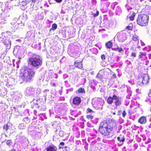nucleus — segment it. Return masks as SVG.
<instances>
[{
    "label": "nucleus",
    "mask_w": 151,
    "mask_h": 151,
    "mask_svg": "<svg viewBox=\"0 0 151 151\" xmlns=\"http://www.w3.org/2000/svg\"><path fill=\"white\" fill-rule=\"evenodd\" d=\"M117 140L120 142H124L125 141V139L124 136L120 135L119 137H117Z\"/></svg>",
    "instance_id": "obj_15"
},
{
    "label": "nucleus",
    "mask_w": 151,
    "mask_h": 151,
    "mask_svg": "<svg viewBox=\"0 0 151 151\" xmlns=\"http://www.w3.org/2000/svg\"><path fill=\"white\" fill-rule=\"evenodd\" d=\"M28 63L32 67L38 68L42 65V60L39 56L33 55L29 58Z\"/></svg>",
    "instance_id": "obj_3"
},
{
    "label": "nucleus",
    "mask_w": 151,
    "mask_h": 151,
    "mask_svg": "<svg viewBox=\"0 0 151 151\" xmlns=\"http://www.w3.org/2000/svg\"><path fill=\"white\" fill-rule=\"evenodd\" d=\"M52 86L55 87L56 86V84L55 83H53L52 84Z\"/></svg>",
    "instance_id": "obj_40"
},
{
    "label": "nucleus",
    "mask_w": 151,
    "mask_h": 151,
    "mask_svg": "<svg viewBox=\"0 0 151 151\" xmlns=\"http://www.w3.org/2000/svg\"><path fill=\"white\" fill-rule=\"evenodd\" d=\"M65 145V143L64 142H61L60 143L59 145V149H61L62 148H63V147L62 146H60V145H61V146H63Z\"/></svg>",
    "instance_id": "obj_28"
},
{
    "label": "nucleus",
    "mask_w": 151,
    "mask_h": 151,
    "mask_svg": "<svg viewBox=\"0 0 151 151\" xmlns=\"http://www.w3.org/2000/svg\"><path fill=\"white\" fill-rule=\"evenodd\" d=\"M46 151H57V148L56 146L53 145H49L45 149Z\"/></svg>",
    "instance_id": "obj_10"
},
{
    "label": "nucleus",
    "mask_w": 151,
    "mask_h": 151,
    "mask_svg": "<svg viewBox=\"0 0 151 151\" xmlns=\"http://www.w3.org/2000/svg\"><path fill=\"white\" fill-rule=\"evenodd\" d=\"M136 53L135 52H133L131 54V56L132 57H133L134 58L135 57H136Z\"/></svg>",
    "instance_id": "obj_32"
},
{
    "label": "nucleus",
    "mask_w": 151,
    "mask_h": 151,
    "mask_svg": "<svg viewBox=\"0 0 151 151\" xmlns=\"http://www.w3.org/2000/svg\"><path fill=\"white\" fill-rule=\"evenodd\" d=\"M82 61V60L81 61L76 60L74 63V65L75 67L83 70H84V68L83 67Z\"/></svg>",
    "instance_id": "obj_9"
},
{
    "label": "nucleus",
    "mask_w": 151,
    "mask_h": 151,
    "mask_svg": "<svg viewBox=\"0 0 151 151\" xmlns=\"http://www.w3.org/2000/svg\"><path fill=\"white\" fill-rule=\"evenodd\" d=\"M57 24H56L55 23H54L52 25V28L51 29H50V31H51V30H54L56 29H57Z\"/></svg>",
    "instance_id": "obj_21"
},
{
    "label": "nucleus",
    "mask_w": 151,
    "mask_h": 151,
    "mask_svg": "<svg viewBox=\"0 0 151 151\" xmlns=\"http://www.w3.org/2000/svg\"><path fill=\"white\" fill-rule=\"evenodd\" d=\"M86 117L88 119H92L93 118V116L91 115H87Z\"/></svg>",
    "instance_id": "obj_26"
},
{
    "label": "nucleus",
    "mask_w": 151,
    "mask_h": 151,
    "mask_svg": "<svg viewBox=\"0 0 151 151\" xmlns=\"http://www.w3.org/2000/svg\"><path fill=\"white\" fill-rule=\"evenodd\" d=\"M35 74L33 68L24 67L20 69L19 76L23 81L27 82L31 81Z\"/></svg>",
    "instance_id": "obj_2"
},
{
    "label": "nucleus",
    "mask_w": 151,
    "mask_h": 151,
    "mask_svg": "<svg viewBox=\"0 0 151 151\" xmlns=\"http://www.w3.org/2000/svg\"><path fill=\"white\" fill-rule=\"evenodd\" d=\"M132 40L134 42H138L139 40V37H138V34L135 33L132 36Z\"/></svg>",
    "instance_id": "obj_12"
},
{
    "label": "nucleus",
    "mask_w": 151,
    "mask_h": 151,
    "mask_svg": "<svg viewBox=\"0 0 151 151\" xmlns=\"http://www.w3.org/2000/svg\"><path fill=\"white\" fill-rule=\"evenodd\" d=\"M101 57L102 59L103 60H104L106 59L105 56L104 54H102Z\"/></svg>",
    "instance_id": "obj_33"
},
{
    "label": "nucleus",
    "mask_w": 151,
    "mask_h": 151,
    "mask_svg": "<svg viewBox=\"0 0 151 151\" xmlns=\"http://www.w3.org/2000/svg\"><path fill=\"white\" fill-rule=\"evenodd\" d=\"M116 78V76L115 74H114L113 75L112 77L111 78V79H114Z\"/></svg>",
    "instance_id": "obj_34"
},
{
    "label": "nucleus",
    "mask_w": 151,
    "mask_h": 151,
    "mask_svg": "<svg viewBox=\"0 0 151 151\" xmlns=\"http://www.w3.org/2000/svg\"><path fill=\"white\" fill-rule=\"evenodd\" d=\"M96 77L99 79L101 80L103 78V75L100 73H99L97 75Z\"/></svg>",
    "instance_id": "obj_19"
},
{
    "label": "nucleus",
    "mask_w": 151,
    "mask_h": 151,
    "mask_svg": "<svg viewBox=\"0 0 151 151\" xmlns=\"http://www.w3.org/2000/svg\"><path fill=\"white\" fill-rule=\"evenodd\" d=\"M133 24L132 23H130L128 26L126 27V29L128 30L132 31L133 30Z\"/></svg>",
    "instance_id": "obj_16"
},
{
    "label": "nucleus",
    "mask_w": 151,
    "mask_h": 151,
    "mask_svg": "<svg viewBox=\"0 0 151 151\" xmlns=\"http://www.w3.org/2000/svg\"><path fill=\"white\" fill-rule=\"evenodd\" d=\"M3 129L6 131L8 129V125L7 124L5 125H4L3 127Z\"/></svg>",
    "instance_id": "obj_30"
},
{
    "label": "nucleus",
    "mask_w": 151,
    "mask_h": 151,
    "mask_svg": "<svg viewBox=\"0 0 151 151\" xmlns=\"http://www.w3.org/2000/svg\"><path fill=\"white\" fill-rule=\"evenodd\" d=\"M138 122L141 124H145L147 122L146 116H142L140 117L138 120Z\"/></svg>",
    "instance_id": "obj_11"
},
{
    "label": "nucleus",
    "mask_w": 151,
    "mask_h": 151,
    "mask_svg": "<svg viewBox=\"0 0 151 151\" xmlns=\"http://www.w3.org/2000/svg\"><path fill=\"white\" fill-rule=\"evenodd\" d=\"M81 102V98L78 96L74 97L72 99V104L76 106H78Z\"/></svg>",
    "instance_id": "obj_8"
},
{
    "label": "nucleus",
    "mask_w": 151,
    "mask_h": 151,
    "mask_svg": "<svg viewBox=\"0 0 151 151\" xmlns=\"http://www.w3.org/2000/svg\"><path fill=\"white\" fill-rule=\"evenodd\" d=\"M127 35L126 33L122 32L118 33L116 35L117 39L120 42H123L126 40L127 38Z\"/></svg>",
    "instance_id": "obj_7"
},
{
    "label": "nucleus",
    "mask_w": 151,
    "mask_h": 151,
    "mask_svg": "<svg viewBox=\"0 0 151 151\" xmlns=\"http://www.w3.org/2000/svg\"><path fill=\"white\" fill-rule=\"evenodd\" d=\"M106 47L108 49L111 48L113 46V44L111 41H109L106 44Z\"/></svg>",
    "instance_id": "obj_14"
},
{
    "label": "nucleus",
    "mask_w": 151,
    "mask_h": 151,
    "mask_svg": "<svg viewBox=\"0 0 151 151\" xmlns=\"http://www.w3.org/2000/svg\"><path fill=\"white\" fill-rule=\"evenodd\" d=\"M149 17L146 14H141L138 15L137 19V24L141 26H145L147 25Z\"/></svg>",
    "instance_id": "obj_4"
},
{
    "label": "nucleus",
    "mask_w": 151,
    "mask_h": 151,
    "mask_svg": "<svg viewBox=\"0 0 151 151\" xmlns=\"http://www.w3.org/2000/svg\"><path fill=\"white\" fill-rule=\"evenodd\" d=\"M67 146H65V147H64V148H67Z\"/></svg>",
    "instance_id": "obj_42"
},
{
    "label": "nucleus",
    "mask_w": 151,
    "mask_h": 151,
    "mask_svg": "<svg viewBox=\"0 0 151 151\" xmlns=\"http://www.w3.org/2000/svg\"><path fill=\"white\" fill-rule=\"evenodd\" d=\"M114 50H117L118 52H121L122 51H123L122 48V47H119L118 46L116 48H114Z\"/></svg>",
    "instance_id": "obj_23"
},
{
    "label": "nucleus",
    "mask_w": 151,
    "mask_h": 151,
    "mask_svg": "<svg viewBox=\"0 0 151 151\" xmlns=\"http://www.w3.org/2000/svg\"><path fill=\"white\" fill-rule=\"evenodd\" d=\"M122 111V110H119L118 111V115H121V112Z\"/></svg>",
    "instance_id": "obj_35"
},
{
    "label": "nucleus",
    "mask_w": 151,
    "mask_h": 151,
    "mask_svg": "<svg viewBox=\"0 0 151 151\" xmlns=\"http://www.w3.org/2000/svg\"><path fill=\"white\" fill-rule=\"evenodd\" d=\"M99 11H97L95 14H93L92 15L94 17H96L98 16L99 15Z\"/></svg>",
    "instance_id": "obj_31"
},
{
    "label": "nucleus",
    "mask_w": 151,
    "mask_h": 151,
    "mask_svg": "<svg viewBox=\"0 0 151 151\" xmlns=\"http://www.w3.org/2000/svg\"><path fill=\"white\" fill-rule=\"evenodd\" d=\"M32 1L34 3H35L36 2V0H32Z\"/></svg>",
    "instance_id": "obj_39"
},
{
    "label": "nucleus",
    "mask_w": 151,
    "mask_h": 151,
    "mask_svg": "<svg viewBox=\"0 0 151 151\" xmlns=\"http://www.w3.org/2000/svg\"><path fill=\"white\" fill-rule=\"evenodd\" d=\"M127 113L125 110H124L122 113V116L123 117L125 118Z\"/></svg>",
    "instance_id": "obj_29"
},
{
    "label": "nucleus",
    "mask_w": 151,
    "mask_h": 151,
    "mask_svg": "<svg viewBox=\"0 0 151 151\" xmlns=\"http://www.w3.org/2000/svg\"><path fill=\"white\" fill-rule=\"evenodd\" d=\"M113 114L114 115H115V114H116L115 112H113Z\"/></svg>",
    "instance_id": "obj_41"
},
{
    "label": "nucleus",
    "mask_w": 151,
    "mask_h": 151,
    "mask_svg": "<svg viewBox=\"0 0 151 151\" xmlns=\"http://www.w3.org/2000/svg\"><path fill=\"white\" fill-rule=\"evenodd\" d=\"M66 150V151H67V150Z\"/></svg>",
    "instance_id": "obj_43"
},
{
    "label": "nucleus",
    "mask_w": 151,
    "mask_h": 151,
    "mask_svg": "<svg viewBox=\"0 0 151 151\" xmlns=\"http://www.w3.org/2000/svg\"><path fill=\"white\" fill-rule=\"evenodd\" d=\"M135 13L134 12H133L132 14L131 15V16L129 17V19L131 21H133L134 19V17L135 16Z\"/></svg>",
    "instance_id": "obj_20"
},
{
    "label": "nucleus",
    "mask_w": 151,
    "mask_h": 151,
    "mask_svg": "<svg viewBox=\"0 0 151 151\" xmlns=\"http://www.w3.org/2000/svg\"><path fill=\"white\" fill-rule=\"evenodd\" d=\"M1 3V2H0V4Z\"/></svg>",
    "instance_id": "obj_44"
},
{
    "label": "nucleus",
    "mask_w": 151,
    "mask_h": 151,
    "mask_svg": "<svg viewBox=\"0 0 151 151\" xmlns=\"http://www.w3.org/2000/svg\"><path fill=\"white\" fill-rule=\"evenodd\" d=\"M29 2L27 0L23 1L21 2V5L22 6H24L27 5V4Z\"/></svg>",
    "instance_id": "obj_18"
},
{
    "label": "nucleus",
    "mask_w": 151,
    "mask_h": 151,
    "mask_svg": "<svg viewBox=\"0 0 151 151\" xmlns=\"http://www.w3.org/2000/svg\"><path fill=\"white\" fill-rule=\"evenodd\" d=\"M12 143V141L11 140H7L6 142V144L7 145L9 146V147L11 145V144Z\"/></svg>",
    "instance_id": "obj_24"
},
{
    "label": "nucleus",
    "mask_w": 151,
    "mask_h": 151,
    "mask_svg": "<svg viewBox=\"0 0 151 151\" xmlns=\"http://www.w3.org/2000/svg\"><path fill=\"white\" fill-rule=\"evenodd\" d=\"M77 93H85V91L84 89L82 87L79 88L77 91H76Z\"/></svg>",
    "instance_id": "obj_13"
},
{
    "label": "nucleus",
    "mask_w": 151,
    "mask_h": 151,
    "mask_svg": "<svg viewBox=\"0 0 151 151\" xmlns=\"http://www.w3.org/2000/svg\"><path fill=\"white\" fill-rule=\"evenodd\" d=\"M149 80V76L148 74H142L139 76L137 83L139 85L142 86L148 83Z\"/></svg>",
    "instance_id": "obj_6"
},
{
    "label": "nucleus",
    "mask_w": 151,
    "mask_h": 151,
    "mask_svg": "<svg viewBox=\"0 0 151 151\" xmlns=\"http://www.w3.org/2000/svg\"><path fill=\"white\" fill-rule=\"evenodd\" d=\"M10 151H16V150L15 149H12L10 150Z\"/></svg>",
    "instance_id": "obj_38"
},
{
    "label": "nucleus",
    "mask_w": 151,
    "mask_h": 151,
    "mask_svg": "<svg viewBox=\"0 0 151 151\" xmlns=\"http://www.w3.org/2000/svg\"><path fill=\"white\" fill-rule=\"evenodd\" d=\"M107 102L109 104H112L113 102L116 108L120 106L122 104L121 98L115 95H113L112 97L109 96Z\"/></svg>",
    "instance_id": "obj_5"
},
{
    "label": "nucleus",
    "mask_w": 151,
    "mask_h": 151,
    "mask_svg": "<svg viewBox=\"0 0 151 151\" xmlns=\"http://www.w3.org/2000/svg\"><path fill=\"white\" fill-rule=\"evenodd\" d=\"M117 128L116 121L113 119L107 118L100 123L98 131L105 136L110 135L112 131Z\"/></svg>",
    "instance_id": "obj_1"
},
{
    "label": "nucleus",
    "mask_w": 151,
    "mask_h": 151,
    "mask_svg": "<svg viewBox=\"0 0 151 151\" xmlns=\"http://www.w3.org/2000/svg\"><path fill=\"white\" fill-rule=\"evenodd\" d=\"M86 112L87 113H93V111L89 108L87 109Z\"/></svg>",
    "instance_id": "obj_27"
},
{
    "label": "nucleus",
    "mask_w": 151,
    "mask_h": 151,
    "mask_svg": "<svg viewBox=\"0 0 151 151\" xmlns=\"http://www.w3.org/2000/svg\"><path fill=\"white\" fill-rule=\"evenodd\" d=\"M103 71L104 75L106 77V78H108L109 76V73L108 72L106 69H104L103 70Z\"/></svg>",
    "instance_id": "obj_22"
},
{
    "label": "nucleus",
    "mask_w": 151,
    "mask_h": 151,
    "mask_svg": "<svg viewBox=\"0 0 151 151\" xmlns=\"http://www.w3.org/2000/svg\"><path fill=\"white\" fill-rule=\"evenodd\" d=\"M132 106H130V109L128 110V113L129 114V115L130 116L132 114H133L134 113V109H131V108L132 107Z\"/></svg>",
    "instance_id": "obj_17"
},
{
    "label": "nucleus",
    "mask_w": 151,
    "mask_h": 151,
    "mask_svg": "<svg viewBox=\"0 0 151 151\" xmlns=\"http://www.w3.org/2000/svg\"><path fill=\"white\" fill-rule=\"evenodd\" d=\"M62 0H55V1L58 3H60L62 1Z\"/></svg>",
    "instance_id": "obj_37"
},
{
    "label": "nucleus",
    "mask_w": 151,
    "mask_h": 151,
    "mask_svg": "<svg viewBox=\"0 0 151 151\" xmlns=\"http://www.w3.org/2000/svg\"><path fill=\"white\" fill-rule=\"evenodd\" d=\"M140 54L139 55V58H141L143 56H145L146 55V52H140Z\"/></svg>",
    "instance_id": "obj_25"
},
{
    "label": "nucleus",
    "mask_w": 151,
    "mask_h": 151,
    "mask_svg": "<svg viewBox=\"0 0 151 151\" xmlns=\"http://www.w3.org/2000/svg\"><path fill=\"white\" fill-rule=\"evenodd\" d=\"M3 39L0 37V43H3Z\"/></svg>",
    "instance_id": "obj_36"
}]
</instances>
